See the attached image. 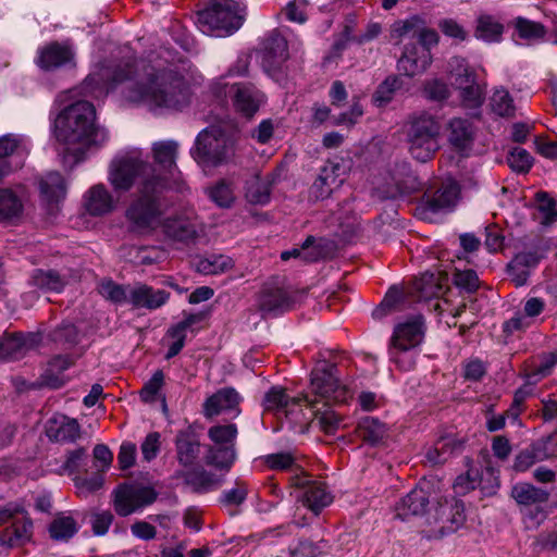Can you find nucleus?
<instances>
[{"instance_id": "1", "label": "nucleus", "mask_w": 557, "mask_h": 557, "mask_svg": "<svg viewBox=\"0 0 557 557\" xmlns=\"http://www.w3.org/2000/svg\"><path fill=\"white\" fill-rule=\"evenodd\" d=\"M109 181L116 191L136 187L125 218L133 231L152 230L168 210L165 190L168 177L157 174L154 165L136 157H123L112 161Z\"/></svg>"}, {"instance_id": "2", "label": "nucleus", "mask_w": 557, "mask_h": 557, "mask_svg": "<svg viewBox=\"0 0 557 557\" xmlns=\"http://www.w3.org/2000/svg\"><path fill=\"white\" fill-rule=\"evenodd\" d=\"M138 81L124 91L126 100L144 103L150 110L182 111L190 103V89L184 76L170 69H157L145 62L126 63L113 74V82L121 83L133 77Z\"/></svg>"}, {"instance_id": "3", "label": "nucleus", "mask_w": 557, "mask_h": 557, "mask_svg": "<svg viewBox=\"0 0 557 557\" xmlns=\"http://www.w3.org/2000/svg\"><path fill=\"white\" fill-rule=\"evenodd\" d=\"M57 139L66 146L75 161L83 159L90 148L101 147L108 139L106 129L96 125V109L86 100L66 106L54 120Z\"/></svg>"}, {"instance_id": "4", "label": "nucleus", "mask_w": 557, "mask_h": 557, "mask_svg": "<svg viewBox=\"0 0 557 557\" xmlns=\"http://www.w3.org/2000/svg\"><path fill=\"white\" fill-rule=\"evenodd\" d=\"M441 122L433 114L422 111L412 115L406 129V144L410 156L428 162L440 150Z\"/></svg>"}, {"instance_id": "5", "label": "nucleus", "mask_w": 557, "mask_h": 557, "mask_svg": "<svg viewBox=\"0 0 557 557\" xmlns=\"http://www.w3.org/2000/svg\"><path fill=\"white\" fill-rule=\"evenodd\" d=\"M245 9L238 0H210L207 8L198 12V23L203 33L230 35L242 26Z\"/></svg>"}, {"instance_id": "6", "label": "nucleus", "mask_w": 557, "mask_h": 557, "mask_svg": "<svg viewBox=\"0 0 557 557\" xmlns=\"http://www.w3.org/2000/svg\"><path fill=\"white\" fill-rule=\"evenodd\" d=\"M191 153L197 162L216 166L233 154V140L221 126L211 125L198 134Z\"/></svg>"}, {"instance_id": "7", "label": "nucleus", "mask_w": 557, "mask_h": 557, "mask_svg": "<svg viewBox=\"0 0 557 557\" xmlns=\"http://www.w3.org/2000/svg\"><path fill=\"white\" fill-rule=\"evenodd\" d=\"M311 389L314 394V407L320 400L323 406L344 404L352 397L350 389L338 377V369L334 363L322 362L311 371Z\"/></svg>"}, {"instance_id": "8", "label": "nucleus", "mask_w": 557, "mask_h": 557, "mask_svg": "<svg viewBox=\"0 0 557 557\" xmlns=\"http://www.w3.org/2000/svg\"><path fill=\"white\" fill-rule=\"evenodd\" d=\"M112 497L116 515L127 517L152 505L158 498V492L140 483H122L114 488Z\"/></svg>"}, {"instance_id": "9", "label": "nucleus", "mask_w": 557, "mask_h": 557, "mask_svg": "<svg viewBox=\"0 0 557 557\" xmlns=\"http://www.w3.org/2000/svg\"><path fill=\"white\" fill-rule=\"evenodd\" d=\"M290 484L302 490L297 499L312 512L313 517H318L333 502V496L326 484L323 481L311 480V476L306 472L293 475Z\"/></svg>"}, {"instance_id": "10", "label": "nucleus", "mask_w": 557, "mask_h": 557, "mask_svg": "<svg viewBox=\"0 0 557 557\" xmlns=\"http://www.w3.org/2000/svg\"><path fill=\"white\" fill-rule=\"evenodd\" d=\"M460 188L457 182L447 180L436 187L428 189L416 208L417 214L426 218L428 213L453 208L459 198Z\"/></svg>"}, {"instance_id": "11", "label": "nucleus", "mask_w": 557, "mask_h": 557, "mask_svg": "<svg viewBox=\"0 0 557 557\" xmlns=\"http://www.w3.org/2000/svg\"><path fill=\"white\" fill-rule=\"evenodd\" d=\"M423 338V320L416 317L395 326L388 345L391 361L398 363V355L417 347Z\"/></svg>"}, {"instance_id": "12", "label": "nucleus", "mask_w": 557, "mask_h": 557, "mask_svg": "<svg viewBox=\"0 0 557 557\" xmlns=\"http://www.w3.org/2000/svg\"><path fill=\"white\" fill-rule=\"evenodd\" d=\"M158 226L164 239L169 243L187 245L194 242L198 236L197 224L189 218L184 215L169 216L162 220L160 218L158 224L149 231H137L138 233H150Z\"/></svg>"}, {"instance_id": "13", "label": "nucleus", "mask_w": 557, "mask_h": 557, "mask_svg": "<svg viewBox=\"0 0 557 557\" xmlns=\"http://www.w3.org/2000/svg\"><path fill=\"white\" fill-rule=\"evenodd\" d=\"M41 342L39 333L4 332L0 336V360L13 361L23 358Z\"/></svg>"}, {"instance_id": "14", "label": "nucleus", "mask_w": 557, "mask_h": 557, "mask_svg": "<svg viewBox=\"0 0 557 557\" xmlns=\"http://www.w3.org/2000/svg\"><path fill=\"white\" fill-rule=\"evenodd\" d=\"M314 400H310L308 395L290 397L285 388L280 386L271 387L264 395L262 406L264 411L284 412L286 417L294 412L295 407L305 404L307 407L313 408Z\"/></svg>"}, {"instance_id": "15", "label": "nucleus", "mask_w": 557, "mask_h": 557, "mask_svg": "<svg viewBox=\"0 0 557 557\" xmlns=\"http://www.w3.org/2000/svg\"><path fill=\"white\" fill-rule=\"evenodd\" d=\"M242 396L234 387H223L209 396L202 405V413L207 419L216 417L223 412L240 413Z\"/></svg>"}, {"instance_id": "16", "label": "nucleus", "mask_w": 557, "mask_h": 557, "mask_svg": "<svg viewBox=\"0 0 557 557\" xmlns=\"http://www.w3.org/2000/svg\"><path fill=\"white\" fill-rule=\"evenodd\" d=\"M34 539V523L26 513L22 518L14 519L13 522L0 530V546L7 549L20 548Z\"/></svg>"}, {"instance_id": "17", "label": "nucleus", "mask_w": 557, "mask_h": 557, "mask_svg": "<svg viewBox=\"0 0 557 557\" xmlns=\"http://www.w3.org/2000/svg\"><path fill=\"white\" fill-rule=\"evenodd\" d=\"M293 305L290 294L273 283H265L258 294V308L263 314L284 312L290 310Z\"/></svg>"}, {"instance_id": "18", "label": "nucleus", "mask_w": 557, "mask_h": 557, "mask_svg": "<svg viewBox=\"0 0 557 557\" xmlns=\"http://www.w3.org/2000/svg\"><path fill=\"white\" fill-rule=\"evenodd\" d=\"M175 479L183 481V484L193 493L205 494L219 488L223 484V478L207 471L202 467H195L190 470H178Z\"/></svg>"}, {"instance_id": "19", "label": "nucleus", "mask_w": 557, "mask_h": 557, "mask_svg": "<svg viewBox=\"0 0 557 557\" xmlns=\"http://www.w3.org/2000/svg\"><path fill=\"white\" fill-rule=\"evenodd\" d=\"M232 104L234 110L245 117H252L263 102V95L248 83L233 84Z\"/></svg>"}, {"instance_id": "20", "label": "nucleus", "mask_w": 557, "mask_h": 557, "mask_svg": "<svg viewBox=\"0 0 557 557\" xmlns=\"http://www.w3.org/2000/svg\"><path fill=\"white\" fill-rule=\"evenodd\" d=\"M343 166L339 163L327 161L310 187V197L315 200L329 198L333 190L342 185Z\"/></svg>"}, {"instance_id": "21", "label": "nucleus", "mask_w": 557, "mask_h": 557, "mask_svg": "<svg viewBox=\"0 0 557 557\" xmlns=\"http://www.w3.org/2000/svg\"><path fill=\"white\" fill-rule=\"evenodd\" d=\"M431 493L422 486H417L403 497L395 506L396 517L408 520L423 516L430 505Z\"/></svg>"}, {"instance_id": "22", "label": "nucleus", "mask_w": 557, "mask_h": 557, "mask_svg": "<svg viewBox=\"0 0 557 557\" xmlns=\"http://www.w3.org/2000/svg\"><path fill=\"white\" fill-rule=\"evenodd\" d=\"M430 49L418 47L416 44L407 45L397 67L407 76H416L422 74L431 64Z\"/></svg>"}, {"instance_id": "23", "label": "nucleus", "mask_w": 557, "mask_h": 557, "mask_svg": "<svg viewBox=\"0 0 557 557\" xmlns=\"http://www.w3.org/2000/svg\"><path fill=\"white\" fill-rule=\"evenodd\" d=\"M174 443L178 463L183 467L193 466L200 454V441L197 432L191 426L180 430Z\"/></svg>"}, {"instance_id": "24", "label": "nucleus", "mask_w": 557, "mask_h": 557, "mask_svg": "<svg viewBox=\"0 0 557 557\" xmlns=\"http://www.w3.org/2000/svg\"><path fill=\"white\" fill-rule=\"evenodd\" d=\"M170 293L164 289H154L153 287L137 283L133 285L129 293V304L136 308L156 310L168 302Z\"/></svg>"}, {"instance_id": "25", "label": "nucleus", "mask_w": 557, "mask_h": 557, "mask_svg": "<svg viewBox=\"0 0 557 557\" xmlns=\"http://www.w3.org/2000/svg\"><path fill=\"white\" fill-rule=\"evenodd\" d=\"M153 160L158 165L157 174L165 175L168 177V188L170 187V181L175 178L177 166L175 163L177 153V144L175 141H159L152 147Z\"/></svg>"}, {"instance_id": "26", "label": "nucleus", "mask_w": 557, "mask_h": 557, "mask_svg": "<svg viewBox=\"0 0 557 557\" xmlns=\"http://www.w3.org/2000/svg\"><path fill=\"white\" fill-rule=\"evenodd\" d=\"M73 58L70 46L54 41L39 50L37 65L45 71H52L72 62Z\"/></svg>"}, {"instance_id": "27", "label": "nucleus", "mask_w": 557, "mask_h": 557, "mask_svg": "<svg viewBox=\"0 0 557 557\" xmlns=\"http://www.w3.org/2000/svg\"><path fill=\"white\" fill-rule=\"evenodd\" d=\"M288 59L286 39L273 30L264 41L263 66L268 71H276Z\"/></svg>"}, {"instance_id": "28", "label": "nucleus", "mask_w": 557, "mask_h": 557, "mask_svg": "<svg viewBox=\"0 0 557 557\" xmlns=\"http://www.w3.org/2000/svg\"><path fill=\"white\" fill-rule=\"evenodd\" d=\"M475 136L473 123L463 117H454L448 123V143L458 151L471 148Z\"/></svg>"}, {"instance_id": "29", "label": "nucleus", "mask_w": 557, "mask_h": 557, "mask_svg": "<svg viewBox=\"0 0 557 557\" xmlns=\"http://www.w3.org/2000/svg\"><path fill=\"white\" fill-rule=\"evenodd\" d=\"M437 520L442 523L441 532L453 533L466 521L465 505L461 500H445L436 510Z\"/></svg>"}, {"instance_id": "30", "label": "nucleus", "mask_w": 557, "mask_h": 557, "mask_svg": "<svg viewBox=\"0 0 557 557\" xmlns=\"http://www.w3.org/2000/svg\"><path fill=\"white\" fill-rule=\"evenodd\" d=\"M274 175L261 176L256 173L246 181L245 197L252 205H267L271 199Z\"/></svg>"}, {"instance_id": "31", "label": "nucleus", "mask_w": 557, "mask_h": 557, "mask_svg": "<svg viewBox=\"0 0 557 557\" xmlns=\"http://www.w3.org/2000/svg\"><path fill=\"white\" fill-rule=\"evenodd\" d=\"M47 436L57 443H73L81 436V426L76 419L65 416L50 419Z\"/></svg>"}, {"instance_id": "32", "label": "nucleus", "mask_w": 557, "mask_h": 557, "mask_svg": "<svg viewBox=\"0 0 557 557\" xmlns=\"http://www.w3.org/2000/svg\"><path fill=\"white\" fill-rule=\"evenodd\" d=\"M356 434L363 443L376 446L383 442L387 435L386 424L373 417H364L359 420Z\"/></svg>"}, {"instance_id": "33", "label": "nucleus", "mask_w": 557, "mask_h": 557, "mask_svg": "<svg viewBox=\"0 0 557 557\" xmlns=\"http://www.w3.org/2000/svg\"><path fill=\"white\" fill-rule=\"evenodd\" d=\"M510 495L520 506H537L546 503L549 498L547 491L527 482L515 484Z\"/></svg>"}, {"instance_id": "34", "label": "nucleus", "mask_w": 557, "mask_h": 557, "mask_svg": "<svg viewBox=\"0 0 557 557\" xmlns=\"http://www.w3.org/2000/svg\"><path fill=\"white\" fill-rule=\"evenodd\" d=\"M29 284L42 292L60 293L66 285V278L52 269H36L30 275Z\"/></svg>"}, {"instance_id": "35", "label": "nucleus", "mask_w": 557, "mask_h": 557, "mask_svg": "<svg viewBox=\"0 0 557 557\" xmlns=\"http://www.w3.org/2000/svg\"><path fill=\"white\" fill-rule=\"evenodd\" d=\"M79 525L73 516L65 512H59L48 527L50 537L57 542H67L77 532Z\"/></svg>"}, {"instance_id": "36", "label": "nucleus", "mask_w": 557, "mask_h": 557, "mask_svg": "<svg viewBox=\"0 0 557 557\" xmlns=\"http://www.w3.org/2000/svg\"><path fill=\"white\" fill-rule=\"evenodd\" d=\"M113 207V198L104 185H95L89 189L86 209L90 214L102 215L110 212Z\"/></svg>"}, {"instance_id": "37", "label": "nucleus", "mask_w": 557, "mask_h": 557, "mask_svg": "<svg viewBox=\"0 0 557 557\" xmlns=\"http://www.w3.org/2000/svg\"><path fill=\"white\" fill-rule=\"evenodd\" d=\"M237 458L236 448L232 445L209 446L206 454V463L218 470L228 472Z\"/></svg>"}, {"instance_id": "38", "label": "nucleus", "mask_w": 557, "mask_h": 557, "mask_svg": "<svg viewBox=\"0 0 557 557\" xmlns=\"http://www.w3.org/2000/svg\"><path fill=\"white\" fill-rule=\"evenodd\" d=\"M443 290V284L440 275L425 272L412 283L410 294L419 299H429L437 297Z\"/></svg>"}, {"instance_id": "39", "label": "nucleus", "mask_w": 557, "mask_h": 557, "mask_svg": "<svg viewBox=\"0 0 557 557\" xmlns=\"http://www.w3.org/2000/svg\"><path fill=\"white\" fill-rule=\"evenodd\" d=\"M23 213L21 198L10 188H0V222H13Z\"/></svg>"}, {"instance_id": "40", "label": "nucleus", "mask_w": 557, "mask_h": 557, "mask_svg": "<svg viewBox=\"0 0 557 557\" xmlns=\"http://www.w3.org/2000/svg\"><path fill=\"white\" fill-rule=\"evenodd\" d=\"M132 287L133 286L131 285H121L110 278H107L99 283L98 292L103 298L112 301L113 304H124L126 301L129 302V293Z\"/></svg>"}, {"instance_id": "41", "label": "nucleus", "mask_w": 557, "mask_h": 557, "mask_svg": "<svg viewBox=\"0 0 557 557\" xmlns=\"http://www.w3.org/2000/svg\"><path fill=\"white\" fill-rule=\"evenodd\" d=\"M39 186L41 195L49 202H58L65 194L64 180L57 172L49 173L40 181Z\"/></svg>"}, {"instance_id": "42", "label": "nucleus", "mask_w": 557, "mask_h": 557, "mask_svg": "<svg viewBox=\"0 0 557 557\" xmlns=\"http://www.w3.org/2000/svg\"><path fill=\"white\" fill-rule=\"evenodd\" d=\"M237 435L238 428L235 423L215 424L208 429V437L216 446L235 447Z\"/></svg>"}, {"instance_id": "43", "label": "nucleus", "mask_w": 557, "mask_h": 557, "mask_svg": "<svg viewBox=\"0 0 557 557\" xmlns=\"http://www.w3.org/2000/svg\"><path fill=\"white\" fill-rule=\"evenodd\" d=\"M234 265L233 260L223 255H212L210 257L200 259L197 262V271L206 275H215L223 273Z\"/></svg>"}, {"instance_id": "44", "label": "nucleus", "mask_w": 557, "mask_h": 557, "mask_svg": "<svg viewBox=\"0 0 557 557\" xmlns=\"http://www.w3.org/2000/svg\"><path fill=\"white\" fill-rule=\"evenodd\" d=\"M504 27L491 15H482L478 18L475 37L485 41H498L502 37Z\"/></svg>"}, {"instance_id": "45", "label": "nucleus", "mask_w": 557, "mask_h": 557, "mask_svg": "<svg viewBox=\"0 0 557 557\" xmlns=\"http://www.w3.org/2000/svg\"><path fill=\"white\" fill-rule=\"evenodd\" d=\"M448 72L457 87L471 83L476 78L475 72L469 66L467 61L460 57H454L449 60Z\"/></svg>"}, {"instance_id": "46", "label": "nucleus", "mask_w": 557, "mask_h": 557, "mask_svg": "<svg viewBox=\"0 0 557 557\" xmlns=\"http://www.w3.org/2000/svg\"><path fill=\"white\" fill-rule=\"evenodd\" d=\"M492 110L499 116L511 117L516 107L510 94L505 89H496L491 98Z\"/></svg>"}, {"instance_id": "47", "label": "nucleus", "mask_w": 557, "mask_h": 557, "mask_svg": "<svg viewBox=\"0 0 557 557\" xmlns=\"http://www.w3.org/2000/svg\"><path fill=\"white\" fill-rule=\"evenodd\" d=\"M314 414V421L319 428L327 435L334 434L342 422L341 417L332 409L321 410L320 408H311Z\"/></svg>"}, {"instance_id": "48", "label": "nucleus", "mask_w": 557, "mask_h": 557, "mask_svg": "<svg viewBox=\"0 0 557 557\" xmlns=\"http://www.w3.org/2000/svg\"><path fill=\"white\" fill-rule=\"evenodd\" d=\"M210 199L221 208H230L235 200L234 191L225 180L219 181L208 189Z\"/></svg>"}, {"instance_id": "49", "label": "nucleus", "mask_w": 557, "mask_h": 557, "mask_svg": "<svg viewBox=\"0 0 557 557\" xmlns=\"http://www.w3.org/2000/svg\"><path fill=\"white\" fill-rule=\"evenodd\" d=\"M456 447L457 445L454 440L447 437L441 438L436 442L434 447L428 450L425 457L432 465H441L447 460Z\"/></svg>"}, {"instance_id": "50", "label": "nucleus", "mask_w": 557, "mask_h": 557, "mask_svg": "<svg viewBox=\"0 0 557 557\" xmlns=\"http://www.w3.org/2000/svg\"><path fill=\"white\" fill-rule=\"evenodd\" d=\"M401 86V82L398 76L392 75L386 77L376 88L373 100L379 106L388 103L397 89Z\"/></svg>"}, {"instance_id": "51", "label": "nucleus", "mask_w": 557, "mask_h": 557, "mask_svg": "<svg viewBox=\"0 0 557 557\" xmlns=\"http://www.w3.org/2000/svg\"><path fill=\"white\" fill-rule=\"evenodd\" d=\"M458 88L460 89V97L465 107L473 109L482 104L484 99L483 89L476 83V78Z\"/></svg>"}, {"instance_id": "52", "label": "nucleus", "mask_w": 557, "mask_h": 557, "mask_svg": "<svg viewBox=\"0 0 557 557\" xmlns=\"http://www.w3.org/2000/svg\"><path fill=\"white\" fill-rule=\"evenodd\" d=\"M314 242L313 236H308L304 242L300 249L294 248L292 250L283 251L281 258L283 260H289L290 258H301L306 262H314L320 258V251L317 248H311Z\"/></svg>"}, {"instance_id": "53", "label": "nucleus", "mask_w": 557, "mask_h": 557, "mask_svg": "<svg viewBox=\"0 0 557 557\" xmlns=\"http://www.w3.org/2000/svg\"><path fill=\"white\" fill-rule=\"evenodd\" d=\"M516 29L521 38L528 40L540 39L545 35V27L541 23L523 17L517 18Z\"/></svg>"}, {"instance_id": "54", "label": "nucleus", "mask_w": 557, "mask_h": 557, "mask_svg": "<svg viewBox=\"0 0 557 557\" xmlns=\"http://www.w3.org/2000/svg\"><path fill=\"white\" fill-rule=\"evenodd\" d=\"M507 161L513 171L527 173L532 166L533 159L525 149L516 147L509 152Z\"/></svg>"}, {"instance_id": "55", "label": "nucleus", "mask_w": 557, "mask_h": 557, "mask_svg": "<svg viewBox=\"0 0 557 557\" xmlns=\"http://www.w3.org/2000/svg\"><path fill=\"white\" fill-rule=\"evenodd\" d=\"M454 284L467 293H474L480 285L478 274L473 270H456L453 277Z\"/></svg>"}, {"instance_id": "56", "label": "nucleus", "mask_w": 557, "mask_h": 557, "mask_svg": "<svg viewBox=\"0 0 557 557\" xmlns=\"http://www.w3.org/2000/svg\"><path fill=\"white\" fill-rule=\"evenodd\" d=\"M166 334L173 339L165 356L166 359H171L177 356L183 349L187 330L178 322L171 326Z\"/></svg>"}, {"instance_id": "57", "label": "nucleus", "mask_w": 557, "mask_h": 557, "mask_svg": "<svg viewBox=\"0 0 557 557\" xmlns=\"http://www.w3.org/2000/svg\"><path fill=\"white\" fill-rule=\"evenodd\" d=\"M424 96L433 101H443L449 97V88L446 83L441 79L434 78L425 82L423 87Z\"/></svg>"}, {"instance_id": "58", "label": "nucleus", "mask_w": 557, "mask_h": 557, "mask_svg": "<svg viewBox=\"0 0 557 557\" xmlns=\"http://www.w3.org/2000/svg\"><path fill=\"white\" fill-rule=\"evenodd\" d=\"M164 381V374L161 370L153 373L151 379L144 385L140 391V397L145 403H151L156 399L157 394L161 389Z\"/></svg>"}, {"instance_id": "59", "label": "nucleus", "mask_w": 557, "mask_h": 557, "mask_svg": "<svg viewBox=\"0 0 557 557\" xmlns=\"http://www.w3.org/2000/svg\"><path fill=\"white\" fill-rule=\"evenodd\" d=\"M74 482L78 491V494L81 496H86L88 494L97 492L102 487L103 475L100 473H96L90 478H75Z\"/></svg>"}, {"instance_id": "60", "label": "nucleus", "mask_w": 557, "mask_h": 557, "mask_svg": "<svg viewBox=\"0 0 557 557\" xmlns=\"http://www.w3.org/2000/svg\"><path fill=\"white\" fill-rule=\"evenodd\" d=\"M209 92L219 103L224 104L228 98L232 100L234 94L233 84L226 83L223 76L219 77L210 84Z\"/></svg>"}, {"instance_id": "61", "label": "nucleus", "mask_w": 557, "mask_h": 557, "mask_svg": "<svg viewBox=\"0 0 557 557\" xmlns=\"http://www.w3.org/2000/svg\"><path fill=\"white\" fill-rule=\"evenodd\" d=\"M539 456L540 454L535 445H533L530 449L520 451L515 458L513 469L519 472L527 471L535 462L542 461Z\"/></svg>"}, {"instance_id": "62", "label": "nucleus", "mask_w": 557, "mask_h": 557, "mask_svg": "<svg viewBox=\"0 0 557 557\" xmlns=\"http://www.w3.org/2000/svg\"><path fill=\"white\" fill-rule=\"evenodd\" d=\"M265 465L272 470H288L295 465V458L289 453L270 454L264 458Z\"/></svg>"}, {"instance_id": "63", "label": "nucleus", "mask_w": 557, "mask_h": 557, "mask_svg": "<svg viewBox=\"0 0 557 557\" xmlns=\"http://www.w3.org/2000/svg\"><path fill=\"white\" fill-rule=\"evenodd\" d=\"M140 449L146 461L153 460L160 450V434L158 432L149 433L145 437Z\"/></svg>"}, {"instance_id": "64", "label": "nucleus", "mask_w": 557, "mask_h": 557, "mask_svg": "<svg viewBox=\"0 0 557 557\" xmlns=\"http://www.w3.org/2000/svg\"><path fill=\"white\" fill-rule=\"evenodd\" d=\"M321 554L320 546L307 540L299 541L298 545L289 550L290 557H318Z\"/></svg>"}]
</instances>
